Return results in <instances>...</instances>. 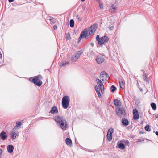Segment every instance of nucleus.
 I'll list each match as a JSON object with an SVG mask.
<instances>
[{
  "label": "nucleus",
  "instance_id": "obj_36",
  "mask_svg": "<svg viewBox=\"0 0 158 158\" xmlns=\"http://www.w3.org/2000/svg\"><path fill=\"white\" fill-rule=\"evenodd\" d=\"M8 1L10 2H13L14 1V0H8Z\"/></svg>",
  "mask_w": 158,
  "mask_h": 158
},
{
  "label": "nucleus",
  "instance_id": "obj_11",
  "mask_svg": "<svg viewBox=\"0 0 158 158\" xmlns=\"http://www.w3.org/2000/svg\"><path fill=\"white\" fill-rule=\"evenodd\" d=\"M113 130L112 128L109 129L107 132V138L109 141H110L112 139V134L113 132Z\"/></svg>",
  "mask_w": 158,
  "mask_h": 158
},
{
  "label": "nucleus",
  "instance_id": "obj_14",
  "mask_svg": "<svg viewBox=\"0 0 158 158\" xmlns=\"http://www.w3.org/2000/svg\"><path fill=\"white\" fill-rule=\"evenodd\" d=\"M14 148V146L12 145H8L7 148L8 152L10 153H11L13 152Z\"/></svg>",
  "mask_w": 158,
  "mask_h": 158
},
{
  "label": "nucleus",
  "instance_id": "obj_41",
  "mask_svg": "<svg viewBox=\"0 0 158 158\" xmlns=\"http://www.w3.org/2000/svg\"><path fill=\"white\" fill-rule=\"evenodd\" d=\"M91 45H92V46H94V44L93 43H91Z\"/></svg>",
  "mask_w": 158,
  "mask_h": 158
},
{
  "label": "nucleus",
  "instance_id": "obj_15",
  "mask_svg": "<svg viewBox=\"0 0 158 158\" xmlns=\"http://www.w3.org/2000/svg\"><path fill=\"white\" fill-rule=\"evenodd\" d=\"M7 135L6 133L4 131H2L0 134V137L2 140H4L6 139L7 137Z\"/></svg>",
  "mask_w": 158,
  "mask_h": 158
},
{
  "label": "nucleus",
  "instance_id": "obj_16",
  "mask_svg": "<svg viewBox=\"0 0 158 158\" xmlns=\"http://www.w3.org/2000/svg\"><path fill=\"white\" fill-rule=\"evenodd\" d=\"M115 105L118 107H120L121 105V103L118 99H116L114 101Z\"/></svg>",
  "mask_w": 158,
  "mask_h": 158
},
{
  "label": "nucleus",
  "instance_id": "obj_20",
  "mask_svg": "<svg viewBox=\"0 0 158 158\" xmlns=\"http://www.w3.org/2000/svg\"><path fill=\"white\" fill-rule=\"evenodd\" d=\"M122 123L125 126H127L129 122L128 120L125 118L123 119L122 120Z\"/></svg>",
  "mask_w": 158,
  "mask_h": 158
},
{
  "label": "nucleus",
  "instance_id": "obj_18",
  "mask_svg": "<svg viewBox=\"0 0 158 158\" xmlns=\"http://www.w3.org/2000/svg\"><path fill=\"white\" fill-rule=\"evenodd\" d=\"M50 112L52 114H54L55 113H57L58 112V109L57 108L56 106H54L52 108Z\"/></svg>",
  "mask_w": 158,
  "mask_h": 158
},
{
  "label": "nucleus",
  "instance_id": "obj_5",
  "mask_svg": "<svg viewBox=\"0 0 158 158\" xmlns=\"http://www.w3.org/2000/svg\"><path fill=\"white\" fill-rule=\"evenodd\" d=\"M116 114L119 117L123 118L125 117L126 115V114L123 107H117L116 108Z\"/></svg>",
  "mask_w": 158,
  "mask_h": 158
},
{
  "label": "nucleus",
  "instance_id": "obj_34",
  "mask_svg": "<svg viewBox=\"0 0 158 158\" xmlns=\"http://www.w3.org/2000/svg\"><path fill=\"white\" fill-rule=\"evenodd\" d=\"M53 27L54 30H56L57 28V26L56 25H54Z\"/></svg>",
  "mask_w": 158,
  "mask_h": 158
},
{
  "label": "nucleus",
  "instance_id": "obj_26",
  "mask_svg": "<svg viewBox=\"0 0 158 158\" xmlns=\"http://www.w3.org/2000/svg\"><path fill=\"white\" fill-rule=\"evenodd\" d=\"M69 63L68 62V61H65V62H62L61 63V66H64L67 64H68Z\"/></svg>",
  "mask_w": 158,
  "mask_h": 158
},
{
  "label": "nucleus",
  "instance_id": "obj_31",
  "mask_svg": "<svg viewBox=\"0 0 158 158\" xmlns=\"http://www.w3.org/2000/svg\"><path fill=\"white\" fill-rule=\"evenodd\" d=\"M100 38H99V35H97L96 38V40L98 41H98L99 40H100Z\"/></svg>",
  "mask_w": 158,
  "mask_h": 158
},
{
  "label": "nucleus",
  "instance_id": "obj_7",
  "mask_svg": "<svg viewBox=\"0 0 158 158\" xmlns=\"http://www.w3.org/2000/svg\"><path fill=\"white\" fill-rule=\"evenodd\" d=\"M83 53L82 51H78L73 54L71 60L73 62L76 61L80 57V55Z\"/></svg>",
  "mask_w": 158,
  "mask_h": 158
},
{
  "label": "nucleus",
  "instance_id": "obj_3",
  "mask_svg": "<svg viewBox=\"0 0 158 158\" xmlns=\"http://www.w3.org/2000/svg\"><path fill=\"white\" fill-rule=\"evenodd\" d=\"M102 80L98 79H97L96 80V81L97 82L98 86L95 85L94 87L95 89L96 92L97 93L98 97L101 98V95L100 93V90L102 93L103 94L104 93V87Z\"/></svg>",
  "mask_w": 158,
  "mask_h": 158
},
{
  "label": "nucleus",
  "instance_id": "obj_33",
  "mask_svg": "<svg viewBox=\"0 0 158 158\" xmlns=\"http://www.w3.org/2000/svg\"><path fill=\"white\" fill-rule=\"evenodd\" d=\"M2 153V150L0 148V158H1V155Z\"/></svg>",
  "mask_w": 158,
  "mask_h": 158
},
{
  "label": "nucleus",
  "instance_id": "obj_12",
  "mask_svg": "<svg viewBox=\"0 0 158 158\" xmlns=\"http://www.w3.org/2000/svg\"><path fill=\"white\" fill-rule=\"evenodd\" d=\"M108 40V38L106 36H104L103 37L100 38V40L98 41V43L99 44L102 45L104 43L107 42Z\"/></svg>",
  "mask_w": 158,
  "mask_h": 158
},
{
  "label": "nucleus",
  "instance_id": "obj_39",
  "mask_svg": "<svg viewBox=\"0 0 158 158\" xmlns=\"http://www.w3.org/2000/svg\"><path fill=\"white\" fill-rule=\"evenodd\" d=\"M2 57V55L1 53L0 54V58H1Z\"/></svg>",
  "mask_w": 158,
  "mask_h": 158
},
{
  "label": "nucleus",
  "instance_id": "obj_8",
  "mask_svg": "<svg viewBox=\"0 0 158 158\" xmlns=\"http://www.w3.org/2000/svg\"><path fill=\"white\" fill-rule=\"evenodd\" d=\"M18 132L15 127H14L10 133L11 135V138L12 140L15 139L18 134Z\"/></svg>",
  "mask_w": 158,
  "mask_h": 158
},
{
  "label": "nucleus",
  "instance_id": "obj_9",
  "mask_svg": "<svg viewBox=\"0 0 158 158\" xmlns=\"http://www.w3.org/2000/svg\"><path fill=\"white\" fill-rule=\"evenodd\" d=\"M108 77V75L105 72H102L100 75V78L102 81L107 79Z\"/></svg>",
  "mask_w": 158,
  "mask_h": 158
},
{
  "label": "nucleus",
  "instance_id": "obj_13",
  "mask_svg": "<svg viewBox=\"0 0 158 158\" xmlns=\"http://www.w3.org/2000/svg\"><path fill=\"white\" fill-rule=\"evenodd\" d=\"M133 118L134 119L137 120L139 118V116L138 111L136 109H134L133 110Z\"/></svg>",
  "mask_w": 158,
  "mask_h": 158
},
{
  "label": "nucleus",
  "instance_id": "obj_25",
  "mask_svg": "<svg viewBox=\"0 0 158 158\" xmlns=\"http://www.w3.org/2000/svg\"><path fill=\"white\" fill-rule=\"evenodd\" d=\"M16 125L15 127L16 128V127H19L18 129L20 128L21 123L20 122H17L16 123Z\"/></svg>",
  "mask_w": 158,
  "mask_h": 158
},
{
  "label": "nucleus",
  "instance_id": "obj_28",
  "mask_svg": "<svg viewBox=\"0 0 158 158\" xmlns=\"http://www.w3.org/2000/svg\"><path fill=\"white\" fill-rule=\"evenodd\" d=\"M99 4L100 8L101 9H102L103 8V5L102 3L100 1H99Z\"/></svg>",
  "mask_w": 158,
  "mask_h": 158
},
{
  "label": "nucleus",
  "instance_id": "obj_19",
  "mask_svg": "<svg viewBox=\"0 0 158 158\" xmlns=\"http://www.w3.org/2000/svg\"><path fill=\"white\" fill-rule=\"evenodd\" d=\"M119 85L121 88L123 89H124L125 88V82L124 81H119Z\"/></svg>",
  "mask_w": 158,
  "mask_h": 158
},
{
  "label": "nucleus",
  "instance_id": "obj_23",
  "mask_svg": "<svg viewBox=\"0 0 158 158\" xmlns=\"http://www.w3.org/2000/svg\"><path fill=\"white\" fill-rule=\"evenodd\" d=\"M69 24L70 26L71 27H74V22L73 19H71L70 21Z\"/></svg>",
  "mask_w": 158,
  "mask_h": 158
},
{
  "label": "nucleus",
  "instance_id": "obj_29",
  "mask_svg": "<svg viewBox=\"0 0 158 158\" xmlns=\"http://www.w3.org/2000/svg\"><path fill=\"white\" fill-rule=\"evenodd\" d=\"M111 88H112L111 90V92H114L116 89V88L114 86V85H112L111 86Z\"/></svg>",
  "mask_w": 158,
  "mask_h": 158
},
{
  "label": "nucleus",
  "instance_id": "obj_22",
  "mask_svg": "<svg viewBox=\"0 0 158 158\" xmlns=\"http://www.w3.org/2000/svg\"><path fill=\"white\" fill-rule=\"evenodd\" d=\"M118 147L121 149H123L125 148V146L124 144L122 143H120L119 144Z\"/></svg>",
  "mask_w": 158,
  "mask_h": 158
},
{
  "label": "nucleus",
  "instance_id": "obj_2",
  "mask_svg": "<svg viewBox=\"0 0 158 158\" xmlns=\"http://www.w3.org/2000/svg\"><path fill=\"white\" fill-rule=\"evenodd\" d=\"M56 124L63 130H65L68 125L66 120L62 117L58 115L55 116L54 118Z\"/></svg>",
  "mask_w": 158,
  "mask_h": 158
},
{
  "label": "nucleus",
  "instance_id": "obj_35",
  "mask_svg": "<svg viewBox=\"0 0 158 158\" xmlns=\"http://www.w3.org/2000/svg\"><path fill=\"white\" fill-rule=\"evenodd\" d=\"M66 35L67 36V40H68L69 39V38L70 37V35L69 34H67Z\"/></svg>",
  "mask_w": 158,
  "mask_h": 158
},
{
  "label": "nucleus",
  "instance_id": "obj_10",
  "mask_svg": "<svg viewBox=\"0 0 158 158\" xmlns=\"http://www.w3.org/2000/svg\"><path fill=\"white\" fill-rule=\"evenodd\" d=\"M105 60V57L104 56L100 55L97 56L96 60L98 64H100L102 63Z\"/></svg>",
  "mask_w": 158,
  "mask_h": 158
},
{
  "label": "nucleus",
  "instance_id": "obj_30",
  "mask_svg": "<svg viewBox=\"0 0 158 158\" xmlns=\"http://www.w3.org/2000/svg\"><path fill=\"white\" fill-rule=\"evenodd\" d=\"M145 130L147 131H150L149 127V125H146L145 127Z\"/></svg>",
  "mask_w": 158,
  "mask_h": 158
},
{
  "label": "nucleus",
  "instance_id": "obj_17",
  "mask_svg": "<svg viewBox=\"0 0 158 158\" xmlns=\"http://www.w3.org/2000/svg\"><path fill=\"white\" fill-rule=\"evenodd\" d=\"M116 10V6L112 5L110 7V11L111 13L114 12Z\"/></svg>",
  "mask_w": 158,
  "mask_h": 158
},
{
  "label": "nucleus",
  "instance_id": "obj_42",
  "mask_svg": "<svg viewBox=\"0 0 158 158\" xmlns=\"http://www.w3.org/2000/svg\"><path fill=\"white\" fill-rule=\"evenodd\" d=\"M141 141L140 139H139V140H138V142H140V141Z\"/></svg>",
  "mask_w": 158,
  "mask_h": 158
},
{
  "label": "nucleus",
  "instance_id": "obj_4",
  "mask_svg": "<svg viewBox=\"0 0 158 158\" xmlns=\"http://www.w3.org/2000/svg\"><path fill=\"white\" fill-rule=\"evenodd\" d=\"M42 78V77L41 75H39L33 77L32 78H30L29 80L35 85H37L38 86H40L42 84V82L40 79H41Z\"/></svg>",
  "mask_w": 158,
  "mask_h": 158
},
{
  "label": "nucleus",
  "instance_id": "obj_21",
  "mask_svg": "<svg viewBox=\"0 0 158 158\" xmlns=\"http://www.w3.org/2000/svg\"><path fill=\"white\" fill-rule=\"evenodd\" d=\"M66 143L67 145L69 146H71L72 144L71 140L68 138H67L66 139Z\"/></svg>",
  "mask_w": 158,
  "mask_h": 158
},
{
  "label": "nucleus",
  "instance_id": "obj_38",
  "mask_svg": "<svg viewBox=\"0 0 158 158\" xmlns=\"http://www.w3.org/2000/svg\"><path fill=\"white\" fill-rule=\"evenodd\" d=\"M113 27H110V30H113Z\"/></svg>",
  "mask_w": 158,
  "mask_h": 158
},
{
  "label": "nucleus",
  "instance_id": "obj_37",
  "mask_svg": "<svg viewBox=\"0 0 158 158\" xmlns=\"http://www.w3.org/2000/svg\"><path fill=\"white\" fill-rule=\"evenodd\" d=\"M155 134L157 135L158 136V131H156Z\"/></svg>",
  "mask_w": 158,
  "mask_h": 158
},
{
  "label": "nucleus",
  "instance_id": "obj_27",
  "mask_svg": "<svg viewBox=\"0 0 158 158\" xmlns=\"http://www.w3.org/2000/svg\"><path fill=\"white\" fill-rule=\"evenodd\" d=\"M143 78L147 82H148V81L147 79V76L145 74H143Z\"/></svg>",
  "mask_w": 158,
  "mask_h": 158
},
{
  "label": "nucleus",
  "instance_id": "obj_6",
  "mask_svg": "<svg viewBox=\"0 0 158 158\" xmlns=\"http://www.w3.org/2000/svg\"><path fill=\"white\" fill-rule=\"evenodd\" d=\"M70 98L68 96H65L63 97L62 99V105L64 109H67L69 105Z\"/></svg>",
  "mask_w": 158,
  "mask_h": 158
},
{
  "label": "nucleus",
  "instance_id": "obj_40",
  "mask_svg": "<svg viewBox=\"0 0 158 158\" xmlns=\"http://www.w3.org/2000/svg\"><path fill=\"white\" fill-rule=\"evenodd\" d=\"M156 118H158V114H157L156 115Z\"/></svg>",
  "mask_w": 158,
  "mask_h": 158
},
{
  "label": "nucleus",
  "instance_id": "obj_24",
  "mask_svg": "<svg viewBox=\"0 0 158 158\" xmlns=\"http://www.w3.org/2000/svg\"><path fill=\"white\" fill-rule=\"evenodd\" d=\"M151 105L152 108L153 110H155L156 109V106L155 103H152Z\"/></svg>",
  "mask_w": 158,
  "mask_h": 158
},
{
  "label": "nucleus",
  "instance_id": "obj_1",
  "mask_svg": "<svg viewBox=\"0 0 158 158\" xmlns=\"http://www.w3.org/2000/svg\"><path fill=\"white\" fill-rule=\"evenodd\" d=\"M97 27L95 25H92L88 30L85 29L80 34L78 40L80 41L81 38H86L90 35L93 34L95 31Z\"/></svg>",
  "mask_w": 158,
  "mask_h": 158
},
{
  "label": "nucleus",
  "instance_id": "obj_43",
  "mask_svg": "<svg viewBox=\"0 0 158 158\" xmlns=\"http://www.w3.org/2000/svg\"><path fill=\"white\" fill-rule=\"evenodd\" d=\"M85 0H81V1L83 2Z\"/></svg>",
  "mask_w": 158,
  "mask_h": 158
},
{
  "label": "nucleus",
  "instance_id": "obj_32",
  "mask_svg": "<svg viewBox=\"0 0 158 158\" xmlns=\"http://www.w3.org/2000/svg\"><path fill=\"white\" fill-rule=\"evenodd\" d=\"M77 18L79 21H81V19L80 18V17L78 15H77L76 16Z\"/></svg>",
  "mask_w": 158,
  "mask_h": 158
}]
</instances>
